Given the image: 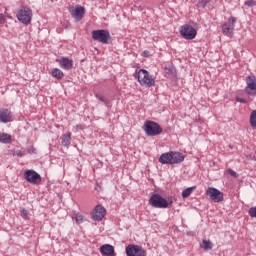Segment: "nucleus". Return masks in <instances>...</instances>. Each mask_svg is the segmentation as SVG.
I'll use <instances>...</instances> for the list:
<instances>
[{
  "label": "nucleus",
  "mask_w": 256,
  "mask_h": 256,
  "mask_svg": "<svg viewBox=\"0 0 256 256\" xmlns=\"http://www.w3.org/2000/svg\"><path fill=\"white\" fill-rule=\"evenodd\" d=\"M185 161V156L181 152H166L159 157V163L162 165H177Z\"/></svg>",
  "instance_id": "obj_1"
},
{
  "label": "nucleus",
  "mask_w": 256,
  "mask_h": 256,
  "mask_svg": "<svg viewBox=\"0 0 256 256\" xmlns=\"http://www.w3.org/2000/svg\"><path fill=\"white\" fill-rule=\"evenodd\" d=\"M134 77L138 79V83L143 87H154L155 85V79H153V76L145 69H140L135 73Z\"/></svg>",
  "instance_id": "obj_2"
},
{
  "label": "nucleus",
  "mask_w": 256,
  "mask_h": 256,
  "mask_svg": "<svg viewBox=\"0 0 256 256\" xmlns=\"http://www.w3.org/2000/svg\"><path fill=\"white\" fill-rule=\"evenodd\" d=\"M144 131L148 137H156L163 133V128L157 122L148 120L144 123Z\"/></svg>",
  "instance_id": "obj_3"
},
{
  "label": "nucleus",
  "mask_w": 256,
  "mask_h": 256,
  "mask_svg": "<svg viewBox=\"0 0 256 256\" xmlns=\"http://www.w3.org/2000/svg\"><path fill=\"white\" fill-rule=\"evenodd\" d=\"M92 39L93 41H98V43H103V45H108L109 41H111V34L109 31L104 29L93 30Z\"/></svg>",
  "instance_id": "obj_4"
},
{
  "label": "nucleus",
  "mask_w": 256,
  "mask_h": 256,
  "mask_svg": "<svg viewBox=\"0 0 256 256\" xmlns=\"http://www.w3.org/2000/svg\"><path fill=\"white\" fill-rule=\"evenodd\" d=\"M149 205L155 209H167L169 202L160 194H153L149 199Z\"/></svg>",
  "instance_id": "obj_5"
},
{
  "label": "nucleus",
  "mask_w": 256,
  "mask_h": 256,
  "mask_svg": "<svg viewBox=\"0 0 256 256\" xmlns=\"http://www.w3.org/2000/svg\"><path fill=\"white\" fill-rule=\"evenodd\" d=\"M16 17L23 25H30L31 19H33V11L31 8L23 7L18 11Z\"/></svg>",
  "instance_id": "obj_6"
},
{
  "label": "nucleus",
  "mask_w": 256,
  "mask_h": 256,
  "mask_svg": "<svg viewBox=\"0 0 256 256\" xmlns=\"http://www.w3.org/2000/svg\"><path fill=\"white\" fill-rule=\"evenodd\" d=\"M179 33L183 39H187L188 41H192V39L197 37V30L189 24L182 25L179 29Z\"/></svg>",
  "instance_id": "obj_7"
},
{
  "label": "nucleus",
  "mask_w": 256,
  "mask_h": 256,
  "mask_svg": "<svg viewBox=\"0 0 256 256\" xmlns=\"http://www.w3.org/2000/svg\"><path fill=\"white\" fill-rule=\"evenodd\" d=\"M126 255L127 256H145L147 252L143 247L135 244H130L126 247Z\"/></svg>",
  "instance_id": "obj_8"
},
{
  "label": "nucleus",
  "mask_w": 256,
  "mask_h": 256,
  "mask_svg": "<svg viewBox=\"0 0 256 256\" xmlns=\"http://www.w3.org/2000/svg\"><path fill=\"white\" fill-rule=\"evenodd\" d=\"M246 88L245 93L248 94L250 97L256 95V77L255 76H248L246 77Z\"/></svg>",
  "instance_id": "obj_9"
},
{
  "label": "nucleus",
  "mask_w": 256,
  "mask_h": 256,
  "mask_svg": "<svg viewBox=\"0 0 256 256\" xmlns=\"http://www.w3.org/2000/svg\"><path fill=\"white\" fill-rule=\"evenodd\" d=\"M24 177L26 181H28V183H32V185H39V183H41V175H39L35 170H26Z\"/></svg>",
  "instance_id": "obj_10"
},
{
  "label": "nucleus",
  "mask_w": 256,
  "mask_h": 256,
  "mask_svg": "<svg viewBox=\"0 0 256 256\" xmlns=\"http://www.w3.org/2000/svg\"><path fill=\"white\" fill-rule=\"evenodd\" d=\"M206 195L210 197L214 203H221V201H223V192H220L217 188L209 187L206 190Z\"/></svg>",
  "instance_id": "obj_11"
},
{
  "label": "nucleus",
  "mask_w": 256,
  "mask_h": 256,
  "mask_svg": "<svg viewBox=\"0 0 256 256\" xmlns=\"http://www.w3.org/2000/svg\"><path fill=\"white\" fill-rule=\"evenodd\" d=\"M105 213H106L105 207L101 205H97L94 208V212L92 213V219L94 221H102L103 217H105Z\"/></svg>",
  "instance_id": "obj_12"
},
{
  "label": "nucleus",
  "mask_w": 256,
  "mask_h": 256,
  "mask_svg": "<svg viewBox=\"0 0 256 256\" xmlns=\"http://www.w3.org/2000/svg\"><path fill=\"white\" fill-rule=\"evenodd\" d=\"M71 17H73V19H75V21H81L83 19V17H85V7L76 6L71 11Z\"/></svg>",
  "instance_id": "obj_13"
},
{
  "label": "nucleus",
  "mask_w": 256,
  "mask_h": 256,
  "mask_svg": "<svg viewBox=\"0 0 256 256\" xmlns=\"http://www.w3.org/2000/svg\"><path fill=\"white\" fill-rule=\"evenodd\" d=\"M11 121H13V113L7 108H2L0 110V122L11 123Z\"/></svg>",
  "instance_id": "obj_14"
},
{
  "label": "nucleus",
  "mask_w": 256,
  "mask_h": 256,
  "mask_svg": "<svg viewBox=\"0 0 256 256\" xmlns=\"http://www.w3.org/2000/svg\"><path fill=\"white\" fill-rule=\"evenodd\" d=\"M57 61L62 69H65L66 71L73 69V60L67 57H62L60 60Z\"/></svg>",
  "instance_id": "obj_15"
},
{
  "label": "nucleus",
  "mask_w": 256,
  "mask_h": 256,
  "mask_svg": "<svg viewBox=\"0 0 256 256\" xmlns=\"http://www.w3.org/2000/svg\"><path fill=\"white\" fill-rule=\"evenodd\" d=\"M100 253L102 255H114L115 248L111 244H105L100 247Z\"/></svg>",
  "instance_id": "obj_16"
},
{
  "label": "nucleus",
  "mask_w": 256,
  "mask_h": 256,
  "mask_svg": "<svg viewBox=\"0 0 256 256\" xmlns=\"http://www.w3.org/2000/svg\"><path fill=\"white\" fill-rule=\"evenodd\" d=\"M234 27L231 24H223L222 25V33L224 35H227L228 37H231L233 35Z\"/></svg>",
  "instance_id": "obj_17"
},
{
  "label": "nucleus",
  "mask_w": 256,
  "mask_h": 256,
  "mask_svg": "<svg viewBox=\"0 0 256 256\" xmlns=\"http://www.w3.org/2000/svg\"><path fill=\"white\" fill-rule=\"evenodd\" d=\"M200 247L204 251H211V249H213V242L210 240H202Z\"/></svg>",
  "instance_id": "obj_18"
},
{
  "label": "nucleus",
  "mask_w": 256,
  "mask_h": 256,
  "mask_svg": "<svg viewBox=\"0 0 256 256\" xmlns=\"http://www.w3.org/2000/svg\"><path fill=\"white\" fill-rule=\"evenodd\" d=\"M52 77H54V79H63V77H65V74H63V71H61L59 68H54L52 70L51 73Z\"/></svg>",
  "instance_id": "obj_19"
},
{
  "label": "nucleus",
  "mask_w": 256,
  "mask_h": 256,
  "mask_svg": "<svg viewBox=\"0 0 256 256\" xmlns=\"http://www.w3.org/2000/svg\"><path fill=\"white\" fill-rule=\"evenodd\" d=\"M63 147H67L71 143V133H66L62 136V141H61Z\"/></svg>",
  "instance_id": "obj_20"
},
{
  "label": "nucleus",
  "mask_w": 256,
  "mask_h": 256,
  "mask_svg": "<svg viewBox=\"0 0 256 256\" xmlns=\"http://www.w3.org/2000/svg\"><path fill=\"white\" fill-rule=\"evenodd\" d=\"M0 143H4V144L11 143V135L7 133L0 134Z\"/></svg>",
  "instance_id": "obj_21"
},
{
  "label": "nucleus",
  "mask_w": 256,
  "mask_h": 256,
  "mask_svg": "<svg viewBox=\"0 0 256 256\" xmlns=\"http://www.w3.org/2000/svg\"><path fill=\"white\" fill-rule=\"evenodd\" d=\"M197 187L192 186L189 188H186L183 192H182V197L183 199H187V197H189L191 195V193H193V191H195Z\"/></svg>",
  "instance_id": "obj_22"
},
{
  "label": "nucleus",
  "mask_w": 256,
  "mask_h": 256,
  "mask_svg": "<svg viewBox=\"0 0 256 256\" xmlns=\"http://www.w3.org/2000/svg\"><path fill=\"white\" fill-rule=\"evenodd\" d=\"M250 126L256 128V110H253L250 114Z\"/></svg>",
  "instance_id": "obj_23"
},
{
  "label": "nucleus",
  "mask_w": 256,
  "mask_h": 256,
  "mask_svg": "<svg viewBox=\"0 0 256 256\" xmlns=\"http://www.w3.org/2000/svg\"><path fill=\"white\" fill-rule=\"evenodd\" d=\"M73 219H75L77 225H81V223H83L84 218H83V215H81V214H75Z\"/></svg>",
  "instance_id": "obj_24"
},
{
  "label": "nucleus",
  "mask_w": 256,
  "mask_h": 256,
  "mask_svg": "<svg viewBox=\"0 0 256 256\" xmlns=\"http://www.w3.org/2000/svg\"><path fill=\"white\" fill-rule=\"evenodd\" d=\"M226 171H227V173H228L229 175H231V177H235V178L239 177V174H237V172H235V171H234L233 169H231V168L227 169Z\"/></svg>",
  "instance_id": "obj_25"
},
{
  "label": "nucleus",
  "mask_w": 256,
  "mask_h": 256,
  "mask_svg": "<svg viewBox=\"0 0 256 256\" xmlns=\"http://www.w3.org/2000/svg\"><path fill=\"white\" fill-rule=\"evenodd\" d=\"M245 5H246L247 7H255L256 2H255V0H247V1L245 2Z\"/></svg>",
  "instance_id": "obj_26"
},
{
  "label": "nucleus",
  "mask_w": 256,
  "mask_h": 256,
  "mask_svg": "<svg viewBox=\"0 0 256 256\" xmlns=\"http://www.w3.org/2000/svg\"><path fill=\"white\" fill-rule=\"evenodd\" d=\"M235 23H237V19L235 17L228 18V25H231L233 27Z\"/></svg>",
  "instance_id": "obj_27"
},
{
  "label": "nucleus",
  "mask_w": 256,
  "mask_h": 256,
  "mask_svg": "<svg viewBox=\"0 0 256 256\" xmlns=\"http://www.w3.org/2000/svg\"><path fill=\"white\" fill-rule=\"evenodd\" d=\"M96 97L99 99V101H101V103H105V105L109 103V101H107V98H105L104 96L96 95Z\"/></svg>",
  "instance_id": "obj_28"
},
{
  "label": "nucleus",
  "mask_w": 256,
  "mask_h": 256,
  "mask_svg": "<svg viewBox=\"0 0 256 256\" xmlns=\"http://www.w3.org/2000/svg\"><path fill=\"white\" fill-rule=\"evenodd\" d=\"M250 217H256V207H252L249 209Z\"/></svg>",
  "instance_id": "obj_29"
},
{
  "label": "nucleus",
  "mask_w": 256,
  "mask_h": 256,
  "mask_svg": "<svg viewBox=\"0 0 256 256\" xmlns=\"http://www.w3.org/2000/svg\"><path fill=\"white\" fill-rule=\"evenodd\" d=\"M236 101L237 103H249V100L245 99V98H241V97H236Z\"/></svg>",
  "instance_id": "obj_30"
},
{
  "label": "nucleus",
  "mask_w": 256,
  "mask_h": 256,
  "mask_svg": "<svg viewBox=\"0 0 256 256\" xmlns=\"http://www.w3.org/2000/svg\"><path fill=\"white\" fill-rule=\"evenodd\" d=\"M14 155H17V157H25V152L21 150H16Z\"/></svg>",
  "instance_id": "obj_31"
},
{
  "label": "nucleus",
  "mask_w": 256,
  "mask_h": 256,
  "mask_svg": "<svg viewBox=\"0 0 256 256\" xmlns=\"http://www.w3.org/2000/svg\"><path fill=\"white\" fill-rule=\"evenodd\" d=\"M27 153H29V155H33V153H35V147L31 146L27 149Z\"/></svg>",
  "instance_id": "obj_32"
},
{
  "label": "nucleus",
  "mask_w": 256,
  "mask_h": 256,
  "mask_svg": "<svg viewBox=\"0 0 256 256\" xmlns=\"http://www.w3.org/2000/svg\"><path fill=\"white\" fill-rule=\"evenodd\" d=\"M21 215H22L23 217H27V216L29 215V210H27V209H22V210H21Z\"/></svg>",
  "instance_id": "obj_33"
},
{
  "label": "nucleus",
  "mask_w": 256,
  "mask_h": 256,
  "mask_svg": "<svg viewBox=\"0 0 256 256\" xmlns=\"http://www.w3.org/2000/svg\"><path fill=\"white\" fill-rule=\"evenodd\" d=\"M5 23V15L0 14V25H3Z\"/></svg>",
  "instance_id": "obj_34"
},
{
  "label": "nucleus",
  "mask_w": 256,
  "mask_h": 256,
  "mask_svg": "<svg viewBox=\"0 0 256 256\" xmlns=\"http://www.w3.org/2000/svg\"><path fill=\"white\" fill-rule=\"evenodd\" d=\"M199 5H201V7H205V5H207V0H199Z\"/></svg>",
  "instance_id": "obj_35"
},
{
  "label": "nucleus",
  "mask_w": 256,
  "mask_h": 256,
  "mask_svg": "<svg viewBox=\"0 0 256 256\" xmlns=\"http://www.w3.org/2000/svg\"><path fill=\"white\" fill-rule=\"evenodd\" d=\"M166 73L173 74V68H165Z\"/></svg>",
  "instance_id": "obj_36"
},
{
  "label": "nucleus",
  "mask_w": 256,
  "mask_h": 256,
  "mask_svg": "<svg viewBox=\"0 0 256 256\" xmlns=\"http://www.w3.org/2000/svg\"><path fill=\"white\" fill-rule=\"evenodd\" d=\"M145 55H147V51H144Z\"/></svg>",
  "instance_id": "obj_37"
},
{
  "label": "nucleus",
  "mask_w": 256,
  "mask_h": 256,
  "mask_svg": "<svg viewBox=\"0 0 256 256\" xmlns=\"http://www.w3.org/2000/svg\"><path fill=\"white\" fill-rule=\"evenodd\" d=\"M145 55H147V51H144Z\"/></svg>",
  "instance_id": "obj_38"
}]
</instances>
